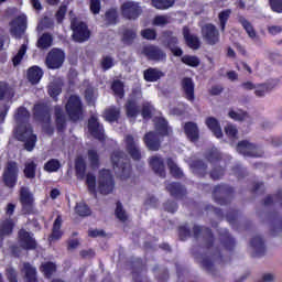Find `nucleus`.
<instances>
[{
	"instance_id": "obj_7",
	"label": "nucleus",
	"mask_w": 282,
	"mask_h": 282,
	"mask_svg": "<svg viewBox=\"0 0 282 282\" xmlns=\"http://www.w3.org/2000/svg\"><path fill=\"white\" fill-rule=\"evenodd\" d=\"M26 30H28V15H25V13L17 15L10 22V33L14 36V39H21V36L25 34Z\"/></svg>"
},
{
	"instance_id": "obj_40",
	"label": "nucleus",
	"mask_w": 282,
	"mask_h": 282,
	"mask_svg": "<svg viewBox=\"0 0 282 282\" xmlns=\"http://www.w3.org/2000/svg\"><path fill=\"white\" fill-rule=\"evenodd\" d=\"M175 0H152L153 8L156 10H169V8H173Z\"/></svg>"
},
{
	"instance_id": "obj_53",
	"label": "nucleus",
	"mask_w": 282,
	"mask_h": 282,
	"mask_svg": "<svg viewBox=\"0 0 282 282\" xmlns=\"http://www.w3.org/2000/svg\"><path fill=\"white\" fill-rule=\"evenodd\" d=\"M88 162H90L91 166H98L100 159H99L98 152L96 150L88 151Z\"/></svg>"
},
{
	"instance_id": "obj_46",
	"label": "nucleus",
	"mask_w": 282,
	"mask_h": 282,
	"mask_svg": "<svg viewBox=\"0 0 282 282\" xmlns=\"http://www.w3.org/2000/svg\"><path fill=\"white\" fill-rule=\"evenodd\" d=\"M75 212L79 217H89V215H91V210L85 203H78L75 207Z\"/></svg>"
},
{
	"instance_id": "obj_38",
	"label": "nucleus",
	"mask_w": 282,
	"mask_h": 282,
	"mask_svg": "<svg viewBox=\"0 0 282 282\" xmlns=\"http://www.w3.org/2000/svg\"><path fill=\"white\" fill-rule=\"evenodd\" d=\"M14 96V90L9 87L8 84L1 82L0 83V100H10Z\"/></svg>"
},
{
	"instance_id": "obj_29",
	"label": "nucleus",
	"mask_w": 282,
	"mask_h": 282,
	"mask_svg": "<svg viewBox=\"0 0 282 282\" xmlns=\"http://www.w3.org/2000/svg\"><path fill=\"white\" fill-rule=\"evenodd\" d=\"M63 226V217L58 215L53 224V231L50 237V241H56L61 237H63V231H61V227Z\"/></svg>"
},
{
	"instance_id": "obj_31",
	"label": "nucleus",
	"mask_w": 282,
	"mask_h": 282,
	"mask_svg": "<svg viewBox=\"0 0 282 282\" xmlns=\"http://www.w3.org/2000/svg\"><path fill=\"white\" fill-rule=\"evenodd\" d=\"M152 272L155 274V279L158 282H169L170 279V272L166 268H161L160 265H155L154 269H152Z\"/></svg>"
},
{
	"instance_id": "obj_37",
	"label": "nucleus",
	"mask_w": 282,
	"mask_h": 282,
	"mask_svg": "<svg viewBox=\"0 0 282 282\" xmlns=\"http://www.w3.org/2000/svg\"><path fill=\"white\" fill-rule=\"evenodd\" d=\"M86 169H87V165L85 164V159H83V156L77 158L75 162V170H76V175L78 180H85Z\"/></svg>"
},
{
	"instance_id": "obj_1",
	"label": "nucleus",
	"mask_w": 282,
	"mask_h": 282,
	"mask_svg": "<svg viewBox=\"0 0 282 282\" xmlns=\"http://www.w3.org/2000/svg\"><path fill=\"white\" fill-rule=\"evenodd\" d=\"M234 248H206V249H197L193 251V257L195 262L199 264V267L215 275V263L225 264L231 262V258L228 254H231Z\"/></svg>"
},
{
	"instance_id": "obj_55",
	"label": "nucleus",
	"mask_w": 282,
	"mask_h": 282,
	"mask_svg": "<svg viewBox=\"0 0 282 282\" xmlns=\"http://www.w3.org/2000/svg\"><path fill=\"white\" fill-rule=\"evenodd\" d=\"M106 21L110 25L116 23L118 21V11L116 9H110L109 11L106 12Z\"/></svg>"
},
{
	"instance_id": "obj_10",
	"label": "nucleus",
	"mask_w": 282,
	"mask_h": 282,
	"mask_svg": "<svg viewBox=\"0 0 282 282\" xmlns=\"http://www.w3.org/2000/svg\"><path fill=\"white\" fill-rule=\"evenodd\" d=\"M46 67L48 69H58L65 63V52L61 48H53L46 56Z\"/></svg>"
},
{
	"instance_id": "obj_60",
	"label": "nucleus",
	"mask_w": 282,
	"mask_h": 282,
	"mask_svg": "<svg viewBox=\"0 0 282 282\" xmlns=\"http://www.w3.org/2000/svg\"><path fill=\"white\" fill-rule=\"evenodd\" d=\"M269 3L273 12L282 13V0H269Z\"/></svg>"
},
{
	"instance_id": "obj_34",
	"label": "nucleus",
	"mask_w": 282,
	"mask_h": 282,
	"mask_svg": "<svg viewBox=\"0 0 282 282\" xmlns=\"http://www.w3.org/2000/svg\"><path fill=\"white\" fill-rule=\"evenodd\" d=\"M12 230H14V223L11 219H7L0 224V237L12 235Z\"/></svg>"
},
{
	"instance_id": "obj_36",
	"label": "nucleus",
	"mask_w": 282,
	"mask_h": 282,
	"mask_svg": "<svg viewBox=\"0 0 282 282\" xmlns=\"http://www.w3.org/2000/svg\"><path fill=\"white\" fill-rule=\"evenodd\" d=\"M104 118L108 122H116V120H118V118H120V109L116 108V107H110V108L106 109L104 112Z\"/></svg>"
},
{
	"instance_id": "obj_25",
	"label": "nucleus",
	"mask_w": 282,
	"mask_h": 282,
	"mask_svg": "<svg viewBox=\"0 0 282 282\" xmlns=\"http://www.w3.org/2000/svg\"><path fill=\"white\" fill-rule=\"evenodd\" d=\"M40 272L44 274L45 279H52L53 274L57 272V264L46 261L40 265Z\"/></svg>"
},
{
	"instance_id": "obj_2",
	"label": "nucleus",
	"mask_w": 282,
	"mask_h": 282,
	"mask_svg": "<svg viewBox=\"0 0 282 282\" xmlns=\"http://www.w3.org/2000/svg\"><path fill=\"white\" fill-rule=\"evenodd\" d=\"M15 138L20 140V142H24V148L26 151H33L34 147H36V135L32 133V127L28 124L30 120V111L25 108H19L15 113Z\"/></svg>"
},
{
	"instance_id": "obj_49",
	"label": "nucleus",
	"mask_w": 282,
	"mask_h": 282,
	"mask_svg": "<svg viewBox=\"0 0 282 282\" xmlns=\"http://www.w3.org/2000/svg\"><path fill=\"white\" fill-rule=\"evenodd\" d=\"M268 91H270V86L268 84L256 85L254 95L257 96V98H263V96H265Z\"/></svg>"
},
{
	"instance_id": "obj_23",
	"label": "nucleus",
	"mask_w": 282,
	"mask_h": 282,
	"mask_svg": "<svg viewBox=\"0 0 282 282\" xmlns=\"http://www.w3.org/2000/svg\"><path fill=\"white\" fill-rule=\"evenodd\" d=\"M185 134L187 135L191 142H197L199 140V128L195 122H187L184 126Z\"/></svg>"
},
{
	"instance_id": "obj_45",
	"label": "nucleus",
	"mask_w": 282,
	"mask_h": 282,
	"mask_svg": "<svg viewBox=\"0 0 282 282\" xmlns=\"http://www.w3.org/2000/svg\"><path fill=\"white\" fill-rule=\"evenodd\" d=\"M61 169V162L56 159H52L44 165V171H47V173H56Z\"/></svg>"
},
{
	"instance_id": "obj_13",
	"label": "nucleus",
	"mask_w": 282,
	"mask_h": 282,
	"mask_svg": "<svg viewBox=\"0 0 282 282\" xmlns=\"http://www.w3.org/2000/svg\"><path fill=\"white\" fill-rule=\"evenodd\" d=\"M121 12L126 19H138L142 14V8L138 2L128 1L121 6Z\"/></svg>"
},
{
	"instance_id": "obj_59",
	"label": "nucleus",
	"mask_w": 282,
	"mask_h": 282,
	"mask_svg": "<svg viewBox=\"0 0 282 282\" xmlns=\"http://www.w3.org/2000/svg\"><path fill=\"white\" fill-rule=\"evenodd\" d=\"M141 35L143 36V39H147L148 41H153L155 40V36H158V34L155 33V30L153 29H145L141 32Z\"/></svg>"
},
{
	"instance_id": "obj_47",
	"label": "nucleus",
	"mask_w": 282,
	"mask_h": 282,
	"mask_svg": "<svg viewBox=\"0 0 282 282\" xmlns=\"http://www.w3.org/2000/svg\"><path fill=\"white\" fill-rule=\"evenodd\" d=\"M167 166L170 169V173L174 177H182L184 175V173H182V170L177 166V164L174 163L173 160L171 159L167 160Z\"/></svg>"
},
{
	"instance_id": "obj_3",
	"label": "nucleus",
	"mask_w": 282,
	"mask_h": 282,
	"mask_svg": "<svg viewBox=\"0 0 282 282\" xmlns=\"http://www.w3.org/2000/svg\"><path fill=\"white\" fill-rule=\"evenodd\" d=\"M156 131L149 132L144 135V144L148 147L149 151H160V135H169V123L164 119H159L156 123Z\"/></svg>"
},
{
	"instance_id": "obj_50",
	"label": "nucleus",
	"mask_w": 282,
	"mask_h": 282,
	"mask_svg": "<svg viewBox=\"0 0 282 282\" xmlns=\"http://www.w3.org/2000/svg\"><path fill=\"white\" fill-rule=\"evenodd\" d=\"M112 91H115V96H119L120 98L124 97V85L120 80H116L112 83Z\"/></svg>"
},
{
	"instance_id": "obj_52",
	"label": "nucleus",
	"mask_w": 282,
	"mask_h": 282,
	"mask_svg": "<svg viewBox=\"0 0 282 282\" xmlns=\"http://www.w3.org/2000/svg\"><path fill=\"white\" fill-rule=\"evenodd\" d=\"M153 25H158L160 28H164V25H169L171 23V20H169L167 15H156L153 19Z\"/></svg>"
},
{
	"instance_id": "obj_30",
	"label": "nucleus",
	"mask_w": 282,
	"mask_h": 282,
	"mask_svg": "<svg viewBox=\"0 0 282 282\" xmlns=\"http://www.w3.org/2000/svg\"><path fill=\"white\" fill-rule=\"evenodd\" d=\"M24 278L28 282H37L36 278V268L30 264L29 262L23 263Z\"/></svg>"
},
{
	"instance_id": "obj_41",
	"label": "nucleus",
	"mask_w": 282,
	"mask_h": 282,
	"mask_svg": "<svg viewBox=\"0 0 282 282\" xmlns=\"http://www.w3.org/2000/svg\"><path fill=\"white\" fill-rule=\"evenodd\" d=\"M126 112L128 118H135L140 113V109L134 100H129L126 105Z\"/></svg>"
},
{
	"instance_id": "obj_57",
	"label": "nucleus",
	"mask_w": 282,
	"mask_h": 282,
	"mask_svg": "<svg viewBox=\"0 0 282 282\" xmlns=\"http://www.w3.org/2000/svg\"><path fill=\"white\" fill-rule=\"evenodd\" d=\"M225 133L226 135H228V138H231V140H237V127L232 126V124H227L225 127Z\"/></svg>"
},
{
	"instance_id": "obj_20",
	"label": "nucleus",
	"mask_w": 282,
	"mask_h": 282,
	"mask_svg": "<svg viewBox=\"0 0 282 282\" xmlns=\"http://www.w3.org/2000/svg\"><path fill=\"white\" fill-rule=\"evenodd\" d=\"M19 241L25 248H36V239H34V235L28 232L25 229L19 231Z\"/></svg>"
},
{
	"instance_id": "obj_6",
	"label": "nucleus",
	"mask_w": 282,
	"mask_h": 282,
	"mask_svg": "<svg viewBox=\"0 0 282 282\" xmlns=\"http://www.w3.org/2000/svg\"><path fill=\"white\" fill-rule=\"evenodd\" d=\"M70 28L73 30V39L77 43H84V41L89 40V29H87V24L78 21L76 18H72Z\"/></svg>"
},
{
	"instance_id": "obj_21",
	"label": "nucleus",
	"mask_w": 282,
	"mask_h": 282,
	"mask_svg": "<svg viewBox=\"0 0 282 282\" xmlns=\"http://www.w3.org/2000/svg\"><path fill=\"white\" fill-rule=\"evenodd\" d=\"M151 169L156 173V175H160V177H165L166 172L164 171V161L162 158L155 155L150 158L149 160Z\"/></svg>"
},
{
	"instance_id": "obj_17",
	"label": "nucleus",
	"mask_w": 282,
	"mask_h": 282,
	"mask_svg": "<svg viewBox=\"0 0 282 282\" xmlns=\"http://www.w3.org/2000/svg\"><path fill=\"white\" fill-rule=\"evenodd\" d=\"M131 269L133 282H143L140 274L147 271V263L140 258L133 259L131 260Z\"/></svg>"
},
{
	"instance_id": "obj_26",
	"label": "nucleus",
	"mask_w": 282,
	"mask_h": 282,
	"mask_svg": "<svg viewBox=\"0 0 282 282\" xmlns=\"http://www.w3.org/2000/svg\"><path fill=\"white\" fill-rule=\"evenodd\" d=\"M28 78L32 85H36L40 83L41 78H43V69H41L39 66H32L28 70Z\"/></svg>"
},
{
	"instance_id": "obj_8",
	"label": "nucleus",
	"mask_w": 282,
	"mask_h": 282,
	"mask_svg": "<svg viewBox=\"0 0 282 282\" xmlns=\"http://www.w3.org/2000/svg\"><path fill=\"white\" fill-rule=\"evenodd\" d=\"M113 176L109 170H101L98 178V191L101 195H109L113 192Z\"/></svg>"
},
{
	"instance_id": "obj_5",
	"label": "nucleus",
	"mask_w": 282,
	"mask_h": 282,
	"mask_svg": "<svg viewBox=\"0 0 282 282\" xmlns=\"http://www.w3.org/2000/svg\"><path fill=\"white\" fill-rule=\"evenodd\" d=\"M111 162H112L113 169H121V174H120L121 180H127V177L131 175V165L124 158V153L120 151L113 152L111 155Z\"/></svg>"
},
{
	"instance_id": "obj_22",
	"label": "nucleus",
	"mask_w": 282,
	"mask_h": 282,
	"mask_svg": "<svg viewBox=\"0 0 282 282\" xmlns=\"http://www.w3.org/2000/svg\"><path fill=\"white\" fill-rule=\"evenodd\" d=\"M182 87L185 94V98H187L189 102H193V100H195V84L193 83V79L188 77L184 78L182 80Z\"/></svg>"
},
{
	"instance_id": "obj_28",
	"label": "nucleus",
	"mask_w": 282,
	"mask_h": 282,
	"mask_svg": "<svg viewBox=\"0 0 282 282\" xmlns=\"http://www.w3.org/2000/svg\"><path fill=\"white\" fill-rule=\"evenodd\" d=\"M206 126L208 129H210L215 137L221 138L224 135V132H221V126H219V121H217L215 117H208L206 119Z\"/></svg>"
},
{
	"instance_id": "obj_4",
	"label": "nucleus",
	"mask_w": 282,
	"mask_h": 282,
	"mask_svg": "<svg viewBox=\"0 0 282 282\" xmlns=\"http://www.w3.org/2000/svg\"><path fill=\"white\" fill-rule=\"evenodd\" d=\"M20 204L24 215H32L34 213V193L30 191V187H20Z\"/></svg>"
},
{
	"instance_id": "obj_64",
	"label": "nucleus",
	"mask_w": 282,
	"mask_h": 282,
	"mask_svg": "<svg viewBox=\"0 0 282 282\" xmlns=\"http://www.w3.org/2000/svg\"><path fill=\"white\" fill-rule=\"evenodd\" d=\"M90 11L93 14H100V0H90Z\"/></svg>"
},
{
	"instance_id": "obj_11",
	"label": "nucleus",
	"mask_w": 282,
	"mask_h": 282,
	"mask_svg": "<svg viewBox=\"0 0 282 282\" xmlns=\"http://www.w3.org/2000/svg\"><path fill=\"white\" fill-rule=\"evenodd\" d=\"M19 175V167L17 162H9L3 172V182L9 188L17 186V176Z\"/></svg>"
},
{
	"instance_id": "obj_58",
	"label": "nucleus",
	"mask_w": 282,
	"mask_h": 282,
	"mask_svg": "<svg viewBox=\"0 0 282 282\" xmlns=\"http://www.w3.org/2000/svg\"><path fill=\"white\" fill-rule=\"evenodd\" d=\"M116 216L120 219V221H127V219H129L127 212L122 209V205L120 203L117 204Z\"/></svg>"
},
{
	"instance_id": "obj_44",
	"label": "nucleus",
	"mask_w": 282,
	"mask_h": 282,
	"mask_svg": "<svg viewBox=\"0 0 282 282\" xmlns=\"http://www.w3.org/2000/svg\"><path fill=\"white\" fill-rule=\"evenodd\" d=\"M37 47L41 50H47V47H52V35L43 34L37 41Z\"/></svg>"
},
{
	"instance_id": "obj_33",
	"label": "nucleus",
	"mask_w": 282,
	"mask_h": 282,
	"mask_svg": "<svg viewBox=\"0 0 282 282\" xmlns=\"http://www.w3.org/2000/svg\"><path fill=\"white\" fill-rule=\"evenodd\" d=\"M228 117L231 118V120H235L236 122H243V120H248V118H250V116H248V112L235 109L229 110Z\"/></svg>"
},
{
	"instance_id": "obj_39",
	"label": "nucleus",
	"mask_w": 282,
	"mask_h": 282,
	"mask_svg": "<svg viewBox=\"0 0 282 282\" xmlns=\"http://www.w3.org/2000/svg\"><path fill=\"white\" fill-rule=\"evenodd\" d=\"M24 175L28 180H34V177H36V163H34V161L29 160L25 163Z\"/></svg>"
},
{
	"instance_id": "obj_42",
	"label": "nucleus",
	"mask_w": 282,
	"mask_h": 282,
	"mask_svg": "<svg viewBox=\"0 0 282 282\" xmlns=\"http://www.w3.org/2000/svg\"><path fill=\"white\" fill-rule=\"evenodd\" d=\"M230 14H232V11L230 9H227L225 11H221L218 14L219 23H220V30L221 32H225L226 30V23H228V19H230Z\"/></svg>"
},
{
	"instance_id": "obj_32",
	"label": "nucleus",
	"mask_w": 282,
	"mask_h": 282,
	"mask_svg": "<svg viewBox=\"0 0 282 282\" xmlns=\"http://www.w3.org/2000/svg\"><path fill=\"white\" fill-rule=\"evenodd\" d=\"M63 79L56 78L48 85V94L52 98H56L62 91Z\"/></svg>"
},
{
	"instance_id": "obj_9",
	"label": "nucleus",
	"mask_w": 282,
	"mask_h": 282,
	"mask_svg": "<svg viewBox=\"0 0 282 282\" xmlns=\"http://www.w3.org/2000/svg\"><path fill=\"white\" fill-rule=\"evenodd\" d=\"M66 112L70 120H80V116H83V102L80 101V97L76 95L69 97L66 104Z\"/></svg>"
},
{
	"instance_id": "obj_19",
	"label": "nucleus",
	"mask_w": 282,
	"mask_h": 282,
	"mask_svg": "<svg viewBox=\"0 0 282 282\" xmlns=\"http://www.w3.org/2000/svg\"><path fill=\"white\" fill-rule=\"evenodd\" d=\"M163 41L167 43L171 52H173L174 56H182V48L175 46L177 45V37L173 35V32L166 31L163 33Z\"/></svg>"
},
{
	"instance_id": "obj_63",
	"label": "nucleus",
	"mask_w": 282,
	"mask_h": 282,
	"mask_svg": "<svg viewBox=\"0 0 282 282\" xmlns=\"http://www.w3.org/2000/svg\"><path fill=\"white\" fill-rule=\"evenodd\" d=\"M267 249L265 248H253L250 252L251 258H262L265 256Z\"/></svg>"
},
{
	"instance_id": "obj_54",
	"label": "nucleus",
	"mask_w": 282,
	"mask_h": 282,
	"mask_svg": "<svg viewBox=\"0 0 282 282\" xmlns=\"http://www.w3.org/2000/svg\"><path fill=\"white\" fill-rule=\"evenodd\" d=\"M86 184L90 193H96V176L94 174H87Z\"/></svg>"
},
{
	"instance_id": "obj_48",
	"label": "nucleus",
	"mask_w": 282,
	"mask_h": 282,
	"mask_svg": "<svg viewBox=\"0 0 282 282\" xmlns=\"http://www.w3.org/2000/svg\"><path fill=\"white\" fill-rule=\"evenodd\" d=\"M182 63L188 65L189 67H199V57L185 55L182 57Z\"/></svg>"
},
{
	"instance_id": "obj_24",
	"label": "nucleus",
	"mask_w": 282,
	"mask_h": 282,
	"mask_svg": "<svg viewBox=\"0 0 282 282\" xmlns=\"http://www.w3.org/2000/svg\"><path fill=\"white\" fill-rule=\"evenodd\" d=\"M183 36L192 50H199V37L196 35L191 34V30L187 29V26L183 28Z\"/></svg>"
},
{
	"instance_id": "obj_56",
	"label": "nucleus",
	"mask_w": 282,
	"mask_h": 282,
	"mask_svg": "<svg viewBox=\"0 0 282 282\" xmlns=\"http://www.w3.org/2000/svg\"><path fill=\"white\" fill-rule=\"evenodd\" d=\"M166 188L174 197H177V195L182 193V186L178 183H171L166 186Z\"/></svg>"
},
{
	"instance_id": "obj_15",
	"label": "nucleus",
	"mask_w": 282,
	"mask_h": 282,
	"mask_svg": "<svg viewBox=\"0 0 282 282\" xmlns=\"http://www.w3.org/2000/svg\"><path fill=\"white\" fill-rule=\"evenodd\" d=\"M88 131L94 138H97V140H105V128L98 122L96 116L90 117L88 120Z\"/></svg>"
},
{
	"instance_id": "obj_61",
	"label": "nucleus",
	"mask_w": 282,
	"mask_h": 282,
	"mask_svg": "<svg viewBox=\"0 0 282 282\" xmlns=\"http://www.w3.org/2000/svg\"><path fill=\"white\" fill-rule=\"evenodd\" d=\"M6 275L9 282H18V274L14 268L7 269Z\"/></svg>"
},
{
	"instance_id": "obj_27",
	"label": "nucleus",
	"mask_w": 282,
	"mask_h": 282,
	"mask_svg": "<svg viewBox=\"0 0 282 282\" xmlns=\"http://www.w3.org/2000/svg\"><path fill=\"white\" fill-rule=\"evenodd\" d=\"M143 76L148 83H156V80H160V78H163L164 73H162V70L158 68H149L144 70Z\"/></svg>"
},
{
	"instance_id": "obj_51",
	"label": "nucleus",
	"mask_w": 282,
	"mask_h": 282,
	"mask_svg": "<svg viewBox=\"0 0 282 282\" xmlns=\"http://www.w3.org/2000/svg\"><path fill=\"white\" fill-rule=\"evenodd\" d=\"M55 116L57 128L61 130L65 127V115H63V109H61V107H55Z\"/></svg>"
},
{
	"instance_id": "obj_43",
	"label": "nucleus",
	"mask_w": 282,
	"mask_h": 282,
	"mask_svg": "<svg viewBox=\"0 0 282 282\" xmlns=\"http://www.w3.org/2000/svg\"><path fill=\"white\" fill-rule=\"evenodd\" d=\"M25 52H28V40L21 45L18 54L13 57V65L17 67V65L21 64V61H23V56H25Z\"/></svg>"
},
{
	"instance_id": "obj_12",
	"label": "nucleus",
	"mask_w": 282,
	"mask_h": 282,
	"mask_svg": "<svg viewBox=\"0 0 282 282\" xmlns=\"http://www.w3.org/2000/svg\"><path fill=\"white\" fill-rule=\"evenodd\" d=\"M200 32L207 45H217V43H219V31L214 24H205Z\"/></svg>"
},
{
	"instance_id": "obj_18",
	"label": "nucleus",
	"mask_w": 282,
	"mask_h": 282,
	"mask_svg": "<svg viewBox=\"0 0 282 282\" xmlns=\"http://www.w3.org/2000/svg\"><path fill=\"white\" fill-rule=\"evenodd\" d=\"M143 54L150 61H166V54H164V52H162L158 46H144Z\"/></svg>"
},
{
	"instance_id": "obj_14",
	"label": "nucleus",
	"mask_w": 282,
	"mask_h": 282,
	"mask_svg": "<svg viewBox=\"0 0 282 282\" xmlns=\"http://www.w3.org/2000/svg\"><path fill=\"white\" fill-rule=\"evenodd\" d=\"M237 151L238 153H241V155H247L249 158H261V155H263V153H261V151H259L254 144L248 141L239 142L237 145Z\"/></svg>"
},
{
	"instance_id": "obj_16",
	"label": "nucleus",
	"mask_w": 282,
	"mask_h": 282,
	"mask_svg": "<svg viewBox=\"0 0 282 282\" xmlns=\"http://www.w3.org/2000/svg\"><path fill=\"white\" fill-rule=\"evenodd\" d=\"M126 149L132 160H140L142 158V153L140 152V148H138V143L135 139L131 134H127L124 138Z\"/></svg>"
},
{
	"instance_id": "obj_62",
	"label": "nucleus",
	"mask_w": 282,
	"mask_h": 282,
	"mask_svg": "<svg viewBox=\"0 0 282 282\" xmlns=\"http://www.w3.org/2000/svg\"><path fill=\"white\" fill-rule=\"evenodd\" d=\"M112 66H113V58H111L110 56H106L102 58L101 67L102 69H105V72H107V69H111Z\"/></svg>"
},
{
	"instance_id": "obj_35",
	"label": "nucleus",
	"mask_w": 282,
	"mask_h": 282,
	"mask_svg": "<svg viewBox=\"0 0 282 282\" xmlns=\"http://www.w3.org/2000/svg\"><path fill=\"white\" fill-rule=\"evenodd\" d=\"M238 21L242 25L243 30H246L250 39H257V31H254V28L248 20H246V18L239 17Z\"/></svg>"
}]
</instances>
